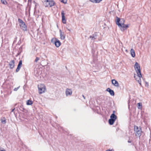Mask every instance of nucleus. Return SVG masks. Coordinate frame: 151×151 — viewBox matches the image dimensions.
<instances>
[{"mask_svg":"<svg viewBox=\"0 0 151 151\" xmlns=\"http://www.w3.org/2000/svg\"><path fill=\"white\" fill-rule=\"evenodd\" d=\"M135 69L136 71L137 75H134V77L135 79L141 85V80L140 78L142 77L141 73L140 66L139 64L137 63L136 62L134 66Z\"/></svg>","mask_w":151,"mask_h":151,"instance_id":"obj_1","label":"nucleus"},{"mask_svg":"<svg viewBox=\"0 0 151 151\" xmlns=\"http://www.w3.org/2000/svg\"><path fill=\"white\" fill-rule=\"evenodd\" d=\"M134 133L136 137H140L142 133V127H138L135 125L134 128Z\"/></svg>","mask_w":151,"mask_h":151,"instance_id":"obj_2","label":"nucleus"},{"mask_svg":"<svg viewBox=\"0 0 151 151\" xmlns=\"http://www.w3.org/2000/svg\"><path fill=\"white\" fill-rule=\"evenodd\" d=\"M18 21L20 23V26L21 29L23 31H27V27L25 23L21 19H19Z\"/></svg>","mask_w":151,"mask_h":151,"instance_id":"obj_3","label":"nucleus"},{"mask_svg":"<svg viewBox=\"0 0 151 151\" xmlns=\"http://www.w3.org/2000/svg\"><path fill=\"white\" fill-rule=\"evenodd\" d=\"M39 92L40 94L42 93L46 90L45 86L43 84H40L38 86Z\"/></svg>","mask_w":151,"mask_h":151,"instance_id":"obj_4","label":"nucleus"},{"mask_svg":"<svg viewBox=\"0 0 151 151\" xmlns=\"http://www.w3.org/2000/svg\"><path fill=\"white\" fill-rule=\"evenodd\" d=\"M116 24L118 26H121L122 24L124 23L125 20L124 19H120L117 17H116Z\"/></svg>","mask_w":151,"mask_h":151,"instance_id":"obj_5","label":"nucleus"},{"mask_svg":"<svg viewBox=\"0 0 151 151\" xmlns=\"http://www.w3.org/2000/svg\"><path fill=\"white\" fill-rule=\"evenodd\" d=\"M55 4V2L53 0H49L48 3L45 5L46 7H51L53 6Z\"/></svg>","mask_w":151,"mask_h":151,"instance_id":"obj_6","label":"nucleus"},{"mask_svg":"<svg viewBox=\"0 0 151 151\" xmlns=\"http://www.w3.org/2000/svg\"><path fill=\"white\" fill-rule=\"evenodd\" d=\"M61 14L62 22L63 24H65L66 23V21L65 16V14L64 13V11L63 10L62 11Z\"/></svg>","mask_w":151,"mask_h":151,"instance_id":"obj_7","label":"nucleus"},{"mask_svg":"<svg viewBox=\"0 0 151 151\" xmlns=\"http://www.w3.org/2000/svg\"><path fill=\"white\" fill-rule=\"evenodd\" d=\"M119 27H121V29L122 31H124L125 30H126L127 28L129 27V24H122V26H119Z\"/></svg>","mask_w":151,"mask_h":151,"instance_id":"obj_8","label":"nucleus"},{"mask_svg":"<svg viewBox=\"0 0 151 151\" xmlns=\"http://www.w3.org/2000/svg\"><path fill=\"white\" fill-rule=\"evenodd\" d=\"M22 60H20L19 62V63L18 64L16 70V72H17L19 71L21 68L22 67Z\"/></svg>","mask_w":151,"mask_h":151,"instance_id":"obj_9","label":"nucleus"},{"mask_svg":"<svg viewBox=\"0 0 151 151\" xmlns=\"http://www.w3.org/2000/svg\"><path fill=\"white\" fill-rule=\"evenodd\" d=\"M72 93V90L70 89L67 88L65 91V94L66 96L71 95Z\"/></svg>","mask_w":151,"mask_h":151,"instance_id":"obj_10","label":"nucleus"},{"mask_svg":"<svg viewBox=\"0 0 151 151\" xmlns=\"http://www.w3.org/2000/svg\"><path fill=\"white\" fill-rule=\"evenodd\" d=\"M9 65L10 66V68L11 69H12L14 67V60H12L9 62Z\"/></svg>","mask_w":151,"mask_h":151,"instance_id":"obj_11","label":"nucleus"},{"mask_svg":"<svg viewBox=\"0 0 151 151\" xmlns=\"http://www.w3.org/2000/svg\"><path fill=\"white\" fill-rule=\"evenodd\" d=\"M112 83L114 86L118 87L119 86V84L117 81L114 79L111 80Z\"/></svg>","mask_w":151,"mask_h":151,"instance_id":"obj_12","label":"nucleus"},{"mask_svg":"<svg viewBox=\"0 0 151 151\" xmlns=\"http://www.w3.org/2000/svg\"><path fill=\"white\" fill-rule=\"evenodd\" d=\"M59 32L61 39L62 40H64L65 38V35L64 33L62 32L61 30H60Z\"/></svg>","mask_w":151,"mask_h":151,"instance_id":"obj_13","label":"nucleus"},{"mask_svg":"<svg viewBox=\"0 0 151 151\" xmlns=\"http://www.w3.org/2000/svg\"><path fill=\"white\" fill-rule=\"evenodd\" d=\"M97 32H95V33L92 35L90 36L89 38L91 39L92 40H94L97 38Z\"/></svg>","mask_w":151,"mask_h":151,"instance_id":"obj_14","label":"nucleus"},{"mask_svg":"<svg viewBox=\"0 0 151 151\" xmlns=\"http://www.w3.org/2000/svg\"><path fill=\"white\" fill-rule=\"evenodd\" d=\"M106 90L109 92L111 95L113 96L114 95V93L113 90H111L110 88H108Z\"/></svg>","mask_w":151,"mask_h":151,"instance_id":"obj_15","label":"nucleus"},{"mask_svg":"<svg viewBox=\"0 0 151 151\" xmlns=\"http://www.w3.org/2000/svg\"><path fill=\"white\" fill-rule=\"evenodd\" d=\"M55 46L57 47H58L60 46L61 44V42L59 40H56L55 42Z\"/></svg>","mask_w":151,"mask_h":151,"instance_id":"obj_16","label":"nucleus"},{"mask_svg":"<svg viewBox=\"0 0 151 151\" xmlns=\"http://www.w3.org/2000/svg\"><path fill=\"white\" fill-rule=\"evenodd\" d=\"M116 116L114 114H112L110 116V119H112L115 121L116 119Z\"/></svg>","mask_w":151,"mask_h":151,"instance_id":"obj_17","label":"nucleus"},{"mask_svg":"<svg viewBox=\"0 0 151 151\" xmlns=\"http://www.w3.org/2000/svg\"><path fill=\"white\" fill-rule=\"evenodd\" d=\"M131 55L132 57H134L135 56V53L133 49H131L130 50Z\"/></svg>","mask_w":151,"mask_h":151,"instance_id":"obj_18","label":"nucleus"},{"mask_svg":"<svg viewBox=\"0 0 151 151\" xmlns=\"http://www.w3.org/2000/svg\"><path fill=\"white\" fill-rule=\"evenodd\" d=\"M102 0H89V1L93 3H99Z\"/></svg>","mask_w":151,"mask_h":151,"instance_id":"obj_19","label":"nucleus"},{"mask_svg":"<svg viewBox=\"0 0 151 151\" xmlns=\"http://www.w3.org/2000/svg\"><path fill=\"white\" fill-rule=\"evenodd\" d=\"M115 121V120H114L112 119H109V124L111 125L113 124Z\"/></svg>","mask_w":151,"mask_h":151,"instance_id":"obj_20","label":"nucleus"},{"mask_svg":"<svg viewBox=\"0 0 151 151\" xmlns=\"http://www.w3.org/2000/svg\"><path fill=\"white\" fill-rule=\"evenodd\" d=\"M33 104V101L30 100H27V105H31Z\"/></svg>","mask_w":151,"mask_h":151,"instance_id":"obj_21","label":"nucleus"},{"mask_svg":"<svg viewBox=\"0 0 151 151\" xmlns=\"http://www.w3.org/2000/svg\"><path fill=\"white\" fill-rule=\"evenodd\" d=\"M1 3L4 5H6L7 3L6 0H1Z\"/></svg>","mask_w":151,"mask_h":151,"instance_id":"obj_22","label":"nucleus"},{"mask_svg":"<svg viewBox=\"0 0 151 151\" xmlns=\"http://www.w3.org/2000/svg\"><path fill=\"white\" fill-rule=\"evenodd\" d=\"M138 104V108L139 109H141L142 107V104L141 103H139L137 104Z\"/></svg>","mask_w":151,"mask_h":151,"instance_id":"obj_23","label":"nucleus"},{"mask_svg":"<svg viewBox=\"0 0 151 151\" xmlns=\"http://www.w3.org/2000/svg\"><path fill=\"white\" fill-rule=\"evenodd\" d=\"M1 122L3 124H5L6 123V121L5 119H4V120H3L2 119H1Z\"/></svg>","mask_w":151,"mask_h":151,"instance_id":"obj_24","label":"nucleus"},{"mask_svg":"<svg viewBox=\"0 0 151 151\" xmlns=\"http://www.w3.org/2000/svg\"><path fill=\"white\" fill-rule=\"evenodd\" d=\"M61 2L63 3L64 4H66L67 2V0H60Z\"/></svg>","mask_w":151,"mask_h":151,"instance_id":"obj_25","label":"nucleus"},{"mask_svg":"<svg viewBox=\"0 0 151 151\" xmlns=\"http://www.w3.org/2000/svg\"><path fill=\"white\" fill-rule=\"evenodd\" d=\"M40 59V58L39 57H36L35 60V62H37V61Z\"/></svg>","mask_w":151,"mask_h":151,"instance_id":"obj_26","label":"nucleus"},{"mask_svg":"<svg viewBox=\"0 0 151 151\" xmlns=\"http://www.w3.org/2000/svg\"><path fill=\"white\" fill-rule=\"evenodd\" d=\"M19 87H20V86H19V87H17L16 88H14V91H17L19 89Z\"/></svg>","mask_w":151,"mask_h":151,"instance_id":"obj_27","label":"nucleus"},{"mask_svg":"<svg viewBox=\"0 0 151 151\" xmlns=\"http://www.w3.org/2000/svg\"><path fill=\"white\" fill-rule=\"evenodd\" d=\"M44 0V2L45 4V5L46 4H47V3H48V2L49 1V0Z\"/></svg>","mask_w":151,"mask_h":151,"instance_id":"obj_28","label":"nucleus"},{"mask_svg":"<svg viewBox=\"0 0 151 151\" xmlns=\"http://www.w3.org/2000/svg\"><path fill=\"white\" fill-rule=\"evenodd\" d=\"M44 0V2L45 4V5L46 4H47V3H48V2L49 1V0Z\"/></svg>","mask_w":151,"mask_h":151,"instance_id":"obj_29","label":"nucleus"},{"mask_svg":"<svg viewBox=\"0 0 151 151\" xmlns=\"http://www.w3.org/2000/svg\"><path fill=\"white\" fill-rule=\"evenodd\" d=\"M128 143H131V142H132V141H131V140H129L128 141Z\"/></svg>","mask_w":151,"mask_h":151,"instance_id":"obj_30","label":"nucleus"},{"mask_svg":"<svg viewBox=\"0 0 151 151\" xmlns=\"http://www.w3.org/2000/svg\"><path fill=\"white\" fill-rule=\"evenodd\" d=\"M14 109H15V108H14V109H12L11 111V112H13Z\"/></svg>","mask_w":151,"mask_h":151,"instance_id":"obj_31","label":"nucleus"},{"mask_svg":"<svg viewBox=\"0 0 151 151\" xmlns=\"http://www.w3.org/2000/svg\"><path fill=\"white\" fill-rule=\"evenodd\" d=\"M82 96L83 97V98L85 99V96L83 95H82Z\"/></svg>","mask_w":151,"mask_h":151,"instance_id":"obj_32","label":"nucleus"},{"mask_svg":"<svg viewBox=\"0 0 151 151\" xmlns=\"http://www.w3.org/2000/svg\"><path fill=\"white\" fill-rule=\"evenodd\" d=\"M66 29L68 30H69V31H70V29H68V28H67V27H66Z\"/></svg>","mask_w":151,"mask_h":151,"instance_id":"obj_33","label":"nucleus"},{"mask_svg":"<svg viewBox=\"0 0 151 151\" xmlns=\"http://www.w3.org/2000/svg\"><path fill=\"white\" fill-rule=\"evenodd\" d=\"M20 52H19V53H18V54H17V55H19L20 54Z\"/></svg>","mask_w":151,"mask_h":151,"instance_id":"obj_34","label":"nucleus"},{"mask_svg":"<svg viewBox=\"0 0 151 151\" xmlns=\"http://www.w3.org/2000/svg\"><path fill=\"white\" fill-rule=\"evenodd\" d=\"M115 112V111H113V114H114V113Z\"/></svg>","mask_w":151,"mask_h":151,"instance_id":"obj_35","label":"nucleus"},{"mask_svg":"<svg viewBox=\"0 0 151 151\" xmlns=\"http://www.w3.org/2000/svg\"><path fill=\"white\" fill-rule=\"evenodd\" d=\"M0 151H5V150H1Z\"/></svg>","mask_w":151,"mask_h":151,"instance_id":"obj_36","label":"nucleus"},{"mask_svg":"<svg viewBox=\"0 0 151 151\" xmlns=\"http://www.w3.org/2000/svg\"><path fill=\"white\" fill-rule=\"evenodd\" d=\"M146 84H147V85H148V83H147V82H146Z\"/></svg>","mask_w":151,"mask_h":151,"instance_id":"obj_37","label":"nucleus"},{"mask_svg":"<svg viewBox=\"0 0 151 151\" xmlns=\"http://www.w3.org/2000/svg\"><path fill=\"white\" fill-rule=\"evenodd\" d=\"M31 1V0H28V1Z\"/></svg>","mask_w":151,"mask_h":151,"instance_id":"obj_38","label":"nucleus"}]
</instances>
